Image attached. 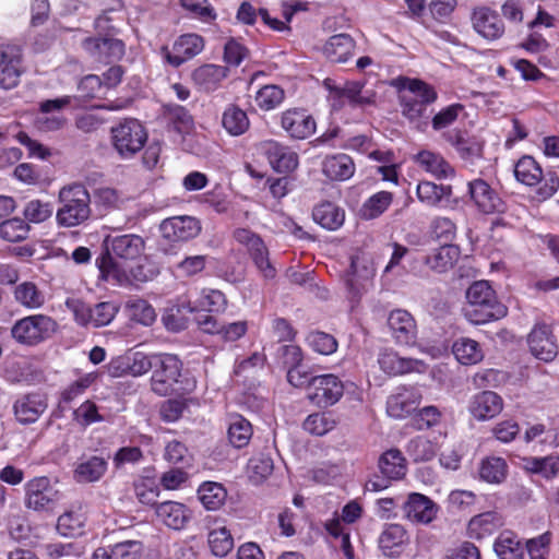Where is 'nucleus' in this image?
Segmentation results:
<instances>
[{"label": "nucleus", "instance_id": "20", "mask_svg": "<svg viewBox=\"0 0 559 559\" xmlns=\"http://www.w3.org/2000/svg\"><path fill=\"white\" fill-rule=\"evenodd\" d=\"M403 511L412 523L427 525L437 518L439 507L429 497L419 492H411L403 504Z\"/></svg>", "mask_w": 559, "mask_h": 559}, {"label": "nucleus", "instance_id": "18", "mask_svg": "<svg viewBox=\"0 0 559 559\" xmlns=\"http://www.w3.org/2000/svg\"><path fill=\"white\" fill-rule=\"evenodd\" d=\"M82 46L93 58L103 63L120 60L126 51L124 43L114 36L87 37Z\"/></svg>", "mask_w": 559, "mask_h": 559}, {"label": "nucleus", "instance_id": "53", "mask_svg": "<svg viewBox=\"0 0 559 559\" xmlns=\"http://www.w3.org/2000/svg\"><path fill=\"white\" fill-rule=\"evenodd\" d=\"M445 140L453 145L465 160H474L481 155V144L476 140L464 139L461 132L447 133Z\"/></svg>", "mask_w": 559, "mask_h": 559}, {"label": "nucleus", "instance_id": "24", "mask_svg": "<svg viewBox=\"0 0 559 559\" xmlns=\"http://www.w3.org/2000/svg\"><path fill=\"white\" fill-rule=\"evenodd\" d=\"M388 325L392 337L397 344L413 345L417 337V325L413 316L403 309L390 312Z\"/></svg>", "mask_w": 559, "mask_h": 559}, {"label": "nucleus", "instance_id": "64", "mask_svg": "<svg viewBox=\"0 0 559 559\" xmlns=\"http://www.w3.org/2000/svg\"><path fill=\"white\" fill-rule=\"evenodd\" d=\"M552 534L545 532L536 537L526 540L525 549L530 559H548Z\"/></svg>", "mask_w": 559, "mask_h": 559}, {"label": "nucleus", "instance_id": "15", "mask_svg": "<svg viewBox=\"0 0 559 559\" xmlns=\"http://www.w3.org/2000/svg\"><path fill=\"white\" fill-rule=\"evenodd\" d=\"M204 48L203 37L198 34H183L173 44L171 49L163 46L160 53L165 61L178 68L199 55Z\"/></svg>", "mask_w": 559, "mask_h": 559}, {"label": "nucleus", "instance_id": "26", "mask_svg": "<svg viewBox=\"0 0 559 559\" xmlns=\"http://www.w3.org/2000/svg\"><path fill=\"white\" fill-rule=\"evenodd\" d=\"M160 229L164 237L173 241H187L197 237L201 230L200 222L191 216H175L165 219Z\"/></svg>", "mask_w": 559, "mask_h": 559}, {"label": "nucleus", "instance_id": "21", "mask_svg": "<svg viewBox=\"0 0 559 559\" xmlns=\"http://www.w3.org/2000/svg\"><path fill=\"white\" fill-rule=\"evenodd\" d=\"M467 409L474 419L487 421L502 412L503 400L493 391H481L471 397Z\"/></svg>", "mask_w": 559, "mask_h": 559}, {"label": "nucleus", "instance_id": "6", "mask_svg": "<svg viewBox=\"0 0 559 559\" xmlns=\"http://www.w3.org/2000/svg\"><path fill=\"white\" fill-rule=\"evenodd\" d=\"M111 144L123 159L134 157L147 142V131L135 118H124L110 129Z\"/></svg>", "mask_w": 559, "mask_h": 559}, {"label": "nucleus", "instance_id": "28", "mask_svg": "<svg viewBox=\"0 0 559 559\" xmlns=\"http://www.w3.org/2000/svg\"><path fill=\"white\" fill-rule=\"evenodd\" d=\"M380 368L388 374L397 376L411 372L423 373L427 370V365L418 359L405 358L397 353L385 350L379 357Z\"/></svg>", "mask_w": 559, "mask_h": 559}, {"label": "nucleus", "instance_id": "56", "mask_svg": "<svg viewBox=\"0 0 559 559\" xmlns=\"http://www.w3.org/2000/svg\"><path fill=\"white\" fill-rule=\"evenodd\" d=\"M72 420L81 428L102 423L105 417L99 413L98 406L92 400L84 401L79 407L72 412Z\"/></svg>", "mask_w": 559, "mask_h": 559}, {"label": "nucleus", "instance_id": "9", "mask_svg": "<svg viewBox=\"0 0 559 559\" xmlns=\"http://www.w3.org/2000/svg\"><path fill=\"white\" fill-rule=\"evenodd\" d=\"M254 151L266 157L271 168L283 175L294 173L299 166V155L290 146L267 140L254 146Z\"/></svg>", "mask_w": 559, "mask_h": 559}, {"label": "nucleus", "instance_id": "11", "mask_svg": "<svg viewBox=\"0 0 559 559\" xmlns=\"http://www.w3.org/2000/svg\"><path fill=\"white\" fill-rule=\"evenodd\" d=\"M324 86L329 91V100L333 109L342 108L346 102L353 107L369 105L373 102L372 94L364 91V84L357 81L345 82L341 86L328 79L324 81Z\"/></svg>", "mask_w": 559, "mask_h": 559}, {"label": "nucleus", "instance_id": "4", "mask_svg": "<svg viewBox=\"0 0 559 559\" xmlns=\"http://www.w3.org/2000/svg\"><path fill=\"white\" fill-rule=\"evenodd\" d=\"M404 92L401 95L403 116L413 123L428 119V106L438 99L433 86L419 79H405Z\"/></svg>", "mask_w": 559, "mask_h": 559}, {"label": "nucleus", "instance_id": "62", "mask_svg": "<svg viewBox=\"0 0 559 559\" xmlns=\"http://www.w3.org/2000/svg\"><path fill=\"white\" fill-rule=\"evenodd\" d=\"M308 346L320 355H331L337 349V342L331 334L321 331H312L306 337Z\"/></svg>", "mask_w": 559, "mask_h": 559}, {"label": "nucleus", "instance_id": "58", "mask_svg": "<svg viewBox=\"0 0 559 559\" xmlns=\"http://www.w3.org/2000/svg\"><path fill=\"white\" fill-rule=\"evenodd\" d=\"M437 450V444L424 436L411 439L406 445L407 454L416 462L431 460L435 457Z\"/></svg>", "mask_w": 559, "mask_h": 559}, {"label": "nucleus", "instance_id": "54", "mask_svg": "<svg viewBox=\"0 0 559 559\" xmlns=\"http://www.w3.org/2000/svg\"><path fill=\"white\" fill-rule=\"evenodd\" d=\"M107 471V461L100 456H92L87 461L82 462L75 468V476L82 481H96Z\"/></svg>", "mask_w": 559, "mask_h": 559}, {"label": "nucleus", "instance_id": "46", "mask_svg": "<svg viewBox=\"0 0 559 559\" xmlns=\"http://www.w3.org/2000/svg\"><path fill=\"white\" fill-rule=\"evenodd\" d=\"M478 474L480 479L488 484H500L508 474L507 462L499 456H487L481 460Z\"/></svg>", "mask_w": 559, "mask_h": 559}, {"label": "nucleus", "instance_id": "52", "mask_svg": "<svg viewBox=\"0 0 559 559\" xmlns=\"http://www.w3.org/2000/svg\"><path fill=\"white\" fill-rule=\"evenodd\" d=\"M31 226L25 219L12 217L0 223V237L8 242H20L28 237Z\"/></svg>", "mask_w": 559, "mask_h": 559}, {"label": "nucleus", "instance_id": "17", "mask_svg": "<svg viewBox=\"0 0 559 559\" xmlns=\"http://www.w3.org/2000/svg\"><path fill=\"white\" fill-rule=\"evenodd\" d=\"M423 400L421 391L417 386L402 385L388 397L386 412L390 417L403 419L417 409Z\"/></svg>", "mask_w": 559, "mask_h": 559}, {"label": "nucleus", "instance_id": "41", "mask_svg": "<svg viewBox=\"0 0 559 559\" xmlns=\"http://www.w3.org/2000/svg\"><path fill=\"white\" fill-rule=\"evenodd\" d=\"M313 219L328 230L338 229L345 221V212L332 202H322L312 212Z\"/></svg>", "mask_w": 559, "mask_h": 559}, {"label": "nucleus", "instance_id": "7", "mask_svg": "<svg viewBox=\"0 0 559 559\" xmlns=\"http://www.w3.org/2000/svg\"><path fill=\"white\" fill-rule=\"evenodd\" d=\"M59 491L47 476H35L24 484V506L34 512H49L58 500Z\"/></svg>", "mask_w": 559, "mask_h": 559}, {"label": "nucleus", "instance_id": "36", "mask_svg": "<svg viewBox=\"0 0 559 559\" xmlns=\"http://www.w3.org/2000/svg\"><path fill=\"white\" fill-rule=\"evenodd\" d=\"M406 539V531L402 525L390 524L379 537V547L384 556L393 558L401 554Z\"/></svg>", "mask_w": 559, "mask_h": 559}, {"label": "nucleus", "instance_id": "37", "mask_svg": "<svg viewBox=\"0 0 559 559\" xmlns=\"http://www.w3.org/2000/svg\"><path fill=\"white\" fill-rule=\"evenodd\" d=\"M92 205L99 215H106L118 210L122 203V193L116 188L102 186L91 193Z\"/></svg>", "mask_w": 559, "mask_h": 559}, {"label": "nucleus", "instance_id": "29", "mask_svg": "<svg viewBox=\"0 0 559 559\" xmlns=\"http://www.w3.org/2000/svg\"><path fill=\"white\" fill-rule=\"evenodd\" d=\"M356 171L353 158L344 153L326 156L322 162V174L333 181H346Z\"/></svg>", "mask_w": 559, "mask_h": 559}, {"label": "nucleus", "instance_id": "57", "mask_svg": "<svg viewBox=\"0 0 559 559\" xmlns=\"http://www.w3.org/2000/svg\"><path fill=\"white\" fill-rule=\"evenodd\" d=\"M247 173L255 179H259L262 185L263 189H267V192L274 198V199H282L288 194L290 191V180L287 177L282 178H267L264 180V174L259 173L254 170L250 165L247 164Z\"/></svg>", "mask_w": 559, "mask_h": 559}, {"label": "nucleus", "instance_id": "59", "mask_svg": "<svg viewBox=\"0 0 559 559\" xmlns=\"http://www.w3.org/2000/svg\"><path fill=\"white\" fill-rule=\"evenodd\" d=\"M285 98L284 91L277 85H265L257 92L255 103L262 110L269 111L278 107Z\"/></svg>", "mask_w": 559, "mask_h": 559}, {"label": "nucleus", "instance_id": "50", "mask_svg": "<svg viewBox=\"0 0 559 559\" xmlns=\"http://www.w3.org/2000/svg\"><path fill=\"white\" fill-rule=\"evenodd\" d=\"M115 258L112 252L106 247V251L96 259V265L103 280L120 285L126 276Z\"/></svg>", "mask_w": 559, "mask_h": 559}, {"label": "nucleus", "instance_id": "63", "mask_svg": "<svg viewBox=\"0 0 559 559\" xmlns=\"http://www.w3.org/2000/svg\"><path fill=\"white\" fill-rule=\"evenodd\" d=\"M114 559H141L144 544L138 539L118 542L109 546Z\"/></svg>", "mask_w": 559, "mask_h": 559}, {"label": "nucleus", "instance_id": "30", "mask_svg": "<svg viewBox=\"0 0 559 559\" xmlns=\"http://www.w3.org/2000/svg\"><path fill=\"white\" fill-rule=\"evenodd\" d=\"M374 275L372 265L360 257L350 258V266L346 275V285L353 295L366 289Z\"/></svg>", "mask_w": 559, "mask_h": 559}, {"label": "nucleus", "instance_id": "34", "mask_svg": "<svg viewBox=\"0 0 559 559\" xmlns=\"http://www.w3.org/2000/svg\"><path fill=\"white\" fill-rule=\"evenodd\" d=\"M228 69L223 66L203 64L192 72V80L200 91H215L227 76Z\"/></svg>", "mask_w": 559, "mask_h": 559}, {"label": "nucleus", "instance_id": "38", "mask_svg": "<svg viewBox=\"0 0 559 559\" xmlns=\"http://www.w3.org/2000/svg\"><path fill=\"white\" fill-rule=\"evenodd\" d=\"M452 353L455 359L464 366L477 365L484 359V350L480 344L469 337H460L452 344Z\"/></svg>", "mask_w": 559, "mask_h": 559}, {"label": "nucleus", "instance_id": "27", "mask_svg": "<svg viewBox=\"0 0 559 559\" xmlns=\"http://www.w3.org/2000/svg\"><path fill=\"white\" fill-rule=\"evenodd\" d=\"M106 247L118 259L135 260L144 252L145 241L139 235L124 234L108 238Z\"/></svg>", "mask_w": 559, "mask_h": 559}, {"label": "nucleus", "instance_id": "10", "mask_svg": "<svg viewBox=\"0 0 559 559\" xmlns=\"http://www.w3.org/2000/svg\"><path fill=\"white\" fill-rule=\"evenodd\" d=\"M344 393L343 382L332 373L312 377L309 381L308 400L318 407L336 404Z\"/></svg>", "mask_w": 559, "mask_h": 559}, {"label": "nucleus", "instance_id": "25", "mask_svg": "<svg viewBox=\"0 0 559 559\" xmlns=\"http://www.w3.org/2000/svg\"><path fill=\"white\" fill-rule=\"evenodd\" d=\"M531 353L538 359L551 361L557 355V345L551 330L546 324H537L527 337Z\"/></svg>", "mask_w": 559, "mask_h": 559}, {"label": "nucleus", "instance_id": "22", "mask_svg": "<svg viewBox=\"0 0 559 559\" xmlns=\"http://www.w3.org/2000/svg\"><path fill=\"white\" fill-rule=\"evenodd\" d=\"M157 522L174 531L185 530L191 521V510L182 502L167 500L156 504Z\"/></svg>", "mask_w": 559, "mask_h": 559}, {"label": "nucleus", "instance_id": "32", "mask_svg": "<svg viewBox=\"0 0 559 559\" xmlns=\"http://www.w3.org/2000/svg\"><path fill=\"white\" fill-rule=\"evenodd\" d=\"M247 253L265 278H273L275 276L276 271L270 262L269 250L259 236L247 233Z\"/></svg>", "mask_w": 559, "mask_h": 559}, {"label": "nucleus", "instance_id": "61", "mask_svg": "<svg viewBox=\"0 0 559 559\" xmlns=\"http://www.w3.org/2000/svg\"><path fill=\"white\" fill-rule=\"evenodd\" d=\"M272 471L273 461L269 455L264 453L250 459L249 463L247 464V475L249 479L254 484L261 483L263 479L271 475Z\"/></svg>", "mask_w": 559, "mask_h": 559}, {"label": "nucleus", "instance_id": "1", "mask_svg": "<svg viewBox=\"0 0 559 559\" xmlns=\"http://www.w3.org/2000/svg\"><path fill=\"white\" fill-rule=\"evenodd\" d=\"M507 312V307L499 301L489 282L476 281L469 285L462 308V313L469 323L486 324L506 317Z\"/></svg>", "mask_w": 559, "mask_h": 559}, {"label": "nucleus", "instance_id": "49", "mask_svg": "<svg viewBox=\"0 0 559 559\" xmlns=\"http://www.w3.org/2000/svg\"><path fill=\"white\" fill-rule=\"evenodd\" d=\"M95 381L92 373H87L66 386L59 394L58 408L64 411L73 401L82 396Z\"/></svg>", "mask_w": 559, "mask_h": 559}, {"label": "nucleus", "instance_id": "40", "mask_svg": "<svg viewBox=\"0 0 559 559\" xmlns=\"http://www.w3.org/2000/svg\"><path fill=\"white\" fill-rule=\"evenodd\" d=\"M418 164L438 179H448L454 176V168L438 153L423 151L417 154Z\"/></svg>", "mask_w": 559, "mask_h": 559}, {"label": "nucleus", "instance_id": "2", "mask_svg": "<svg viewBox=\"0 0 559 559\" xmlns=\"http://www.w3.org/2000/svg\"><path fill=\"white\" fill-rule=\"evenodd\" d=\"M58 202L56 221L59 226L76 227L90 219L92 199L84 185L74 182L62 187L58 193Z\"/></svg>", "mask_w": 559, "mask_h": 559}, {"label": "nucleus", "instance_id": "35", "mask_svg": "<svg viewBox=\"0 0 559 559\" xmlns=\"http://www.w3.org/2000/svg\"><path fill=\"white\" fill-rule=\"evenodd\" d=\"M355 41L347 34L331 36L322 46L323 55L332 62H346L353 55Z\"/></svg>", "mask_w": 559, "mask_h": 559}, {"label": "nucleus", "instance_id": "12", "mask_svg": "<svg viewBox=\"0 0 559 559\" xmlns=\"http://www.w3.org/2000/svg\"><path fill=\"white\" fill-rule=\"evenodd\" d=\"M467 194L473 206L483 214H499L506 210V203L498 192L484 179L476 178L467 182Z\"/></svg>", "mask_w": 559, "mask_h": 559}, {"label": "nucleus", "instance_id": "13", "mask_svg": "<svg viewBox=\"0 0 559 559\" xmlns=\"http://www.w3.org/2000/svg\"><path fill=\"white\" fill-rule=\"evenodd\" d=\"M48 408V395L40 391L20 394L13 402L15 420L24 426L36 423Z\"/></svg>", "mask_w": 559, "mask_h": 559}, {"label": "nucleus", "instance_id": "19", "mask_svg": "<svg viewBox=\"0 0 559 559\" xmlns=\"http://www.w3.org/2000/svg\"><path fill=\"white\" fill-rule=\"evenodd\" d=\"M281 126L293 139L305 140L311 136L317 129L313 117L300 108L287 109L282 114Z\"/></svg>", "mask_w": 559, "mask_h": 559}, {"label": "nucleus", "instance_id": "14", "mask_svg": "<svg viewBox=\"0 0 559 559\" xmlns=\"http://www.w3.org/2000/svg\"><path fill=\"white\" fill-rule=\"evenodd\" d=\"M361 506L357 501H350L342 509V516L329 520L325 530L334 538L340 539L341 547L347 559H354V549L350 544L349 532L345 530L342 522L352 524L361 516Z\"/></svg>", "mask_w": 559, "mask_h": 559}, {"label": "nucleus", "instance_id": "60", "mask_svg": "<svg viewBox=\"0 0 559 559\" xmlns=\"http://www.w3.org/2000/svg\"><path fill=\"white\" fill-rule=\"evenodd\" d=\"M335 419L330 413L310 414L304 421V429L314 436H324L334 429Z\"/></svg>", "mask_w": 559, "mask_h": 559}, {"label": "nucleus", "instance_id": "48", "mask_svg": "<svg viewBox=\"0 0 559 559\" xmlns=\"http://www.w3.org/2000/svg\"><path fill=\"white\" fill-rule=\"evenodd\" d=\"M129 319L142 325H151L156 320L153 306L142 298H130L124 306Z\"/></svg>", "mask_w": 559, "mask_h": 559}, {"label": "nucleus", "instance_id": "42", "mask_svg": "<svg viewBox=\"0 0 559 559\" xmlns=\"http://www.w3.org/2000/svg\"><path fill=\"white\" fill-rule=\"evenodd\" d=\"M379 468L388 479L399 480L406 474V460L400 450L390 449L380 456Z\"/></svg>", "mask_w": 559, "mask_h": 559}, {"label": "nucleus", "instance_id": "16", "mask_svg": "<svg viewBox=\"0 0 559 559\" xmlns=\"http://www.w3.org/2000/svg\"><path fill=\"white\" fill-rule=\"evenodd\" d=\"M23 53L17 45L0 46V87L11 90L19 85L23 73Z\"/></svg>", "mask_w": 559, "mask_h": 559}, {"label": "nucleus", "instance_id": "55", "mask_svg": "<svg viewBox=\"0 0 559 559\" xmlns=\"http://www.w3.org/2000/svg\"><path fill=\"white\" fill-rule=\"evenodd\" d=\"M393 195L388 191H380L368 198L360 212L361 216L366 219H373L379 217L392 203Z\"/></svg>", "mask_w": 559, "mask_h": 559}, {"label": "nucleus", "instance_id": "43", "mask_svg": "<svg viewBox=\"0 0 559 559\" xmlns=\"http://www.w3.org/2000/svg\"><path fill=\"white\" fill-rule=\"evenodd\" d=\"M460 258V249L454 245H443L435 249L427 258L426 264L433 271L443 273L456 263Z\"/></svg>", "mask_w": 559, "mask_h": 559}, {"label": "nucleus", "instance_id": "44", "mask_svg": "<svg viewBox=\"0 0 559 559\" xmlns=\"http://www.w3.org/2000/svg\"><path fill=\"white\" fill-rule=\"evenodd\" d=\"M86 520V515L81 509L66 511L58 518L57 531L64 537L82 536Z\"/></svg>", "mask_w": 559, "mask_h": 559}, {"label": "nucleus", "instance_id": "5", "mask_svg": "<svg viewBox=\"0 0 559 559\" xmlns=\"http://www.w3.org/2000/svg\"><path fill=\"white\" fill-rule=\"evenodd\" d=\"M59 330L58 322L44 313L29 314L14 322L12 338L26 346H36L53 336Z\"/></svg>", "mask_w": 559, "mask_h": 559}, {"label": "nucleus", "instance_id": "31", "mask_svg": "<svg viewBox=\"0 0 559 559\" xmlns=\"http://www.w3.org/2000/svg\"><path fill=\"white\" fill-rule=\"evenodd\" d=\"M503 525L502 516L495 511H488L473 516L467 525V534L474 539L491 536Z\"/></svg>", "mask_w": 559, "mask_h": 559}, {"label": "nucleus", "instance_id": "47", "mask_svg": "<svg viewBox=\"0 0 559 559\" xmlns=\"http://www.w3.org/2000/svg\"><path fill=\"white\" fill-rule=\"evenodd\" d=\"M493 549L499 559H523L524 557L519 538L510 531L502 532L497 537Z\"/></svg>", "mask_w": 559, "mask_h": 559}, {"label": "nucleus", "instance_id": "33", "mask_svg": "<svg viewBox=\"0 0 559 559\" xmlns=\"http://www.w3.org/2000/svg\"><path fill=\"white\" fill-rule=\"evenodd\" d=\"M12 294L14 301L28 310L39 309L46 302L45 293L32 281L17 283Z\"/></svg>", "mask_w": 559, "mask_h": 559}, {"label": "nucleus", "instance_id": "3", "mask_svg": "<svg viewBox=\"0 0 559 559\" xmlns=\"http://www.w3.org/2000/svg\"><path fill=\"white\" fill-rule=\"evenodd\" d=\"M514 176L527 187L539 185L535 192L538 201L550 199L559 190V168L550 167L545 173L538 162L530 156H522L514 165Z\"/></svg>", "mask_w": 559, "mask_h": 559}, {"label": "nucleus", "instance_id": "8", "mask_svg": "<svg viewBox=\"0 0 559 559\" xmlns=\"http://www.w3.org/2000/svg\"><path fill=\"white\" fill-rule=\"evenodd\" d=\"M153 368L151 386L155 393L166 396L178 391L176 385L181 376L182 362L177 356L170 354L163 355L153 365Z\"/></svg>", "mask_w": 559, "mask_h": 559}, {"label": "nucleus", "instance_id": "45", "mask_svg": "<svg viewBox=\"0 0 559 559\" xmlns=\"http://www.w3.org/2000/svg\"><path fill=\"white\" fill-rule=\"evenodd\" d=\"M198 497L206 510L216 511L226 501L227 490L215 481H204L198 489Z\"/></svg>", "mask_w": 559, "mask_h": 559}, {"label": "nucleus", "instance_id": "51", "mask_svg": "<svg viewBox=\"0 0 559 559\" xmlns=\"http://www.w3.org/2000/svg\"><path fill=\"white\" fill-rule=\"evenodd\" d=\"M134 493L140 503L155 509L159 497V484L152 477H141L133 484Z\"/></svg>", "mask_w": 559, "mask_h": 559}, {"label": "nucleus", "instance_id": "39", "mask_svg": "<svg viewBox=\"0 0 559 559\" xmlns=\"http://www.w3.org/2000/svg\"><path fill=\"white\" fill-rule=\"evenodd\" d=\"M416 193L423 204L431 207H440L444 201H449L452 194V188L451 186L421 181L417 185Z\"/></svg>", "mask_w": 559, "mask_h": 559}, {"label": "nucleus", "instance_id": "23", "mask_svg": "<svg viewBox=\"0 0 559 559\" xmlns=\"http://www.w3.org/2000/svg\"><path fill=\"white\" fill-rule=\"evenodd\" d=\"M475 32L487 40H496L504 33V24L497 11L488 7H478L472 13Z\"/></svg>", "mask_w": 559, "mask_h": 559}]
</instances>
